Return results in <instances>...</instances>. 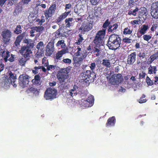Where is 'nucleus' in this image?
I'll list each match as a JSON object with an SVG mask.
<instances>
[{"label":"nucleus","instance_id":"f257e3e1","mask_svg":"<svg viewBox=\"0 0 158 158\" xmlns=\"http://www.w3.org/2000/svg\"><path fill=\"white\" fill-rule=\"evenodd\" d=\"M121 40L119 35L114 34L109 36L106 45L110 49L115 51L121 47Z\"/></svg>","mask_w":158,"mask_h":158},{"label":"nucleus","instance_id":"f03ea898","mask_svg":"<svg viewBox=\"0 0 158 158\" xmlns=\"http://www.w3.org/2000/svg\"><path fill=\"white\" fill-rule=\"evenodd\" d=\"M8 73V76L6 77H3L1 83L5 88H8L10 85H12L13 87H16L17 84L15 83L17 78L16 75L12 73L11 71H9Z\"/></svg>","mask_w":158,"mask_h":158},{"label":"nucleus","instance_id":"7ed1b4c3","mask_svg":"<svg viewBox=\"0 0 158 158\" xmlns=\"http://www.w3.org/2000/svg\"><path fill=\"white\" fill-rule=\"evenodd\" d=\"M106 29H102V30L98 31L96 34L93 41V43L95 44L96 47L98 48L102 46L103 39L106 35Z\"/></svg>","mask_w":158,"mask_h":158},{"label":"nucleus","instance_id":"20e7f679","mask_svg":"<svg viewBox=\"0 0 158 158\" xmlns=\"http://www.w3.org/2000/svg\"><path fill=\"white\" fill-rule=\"evenodd\" d=\"M77 52L75 53V56L73 57V60L75 62L79 63L85 59L87 56V52L79 46L77 47Z\"/></svg>","mask_w":158,"mask_h":158},{"label":"nucleus","instance_id":"39448f33","mask_svg":"<svg viewBox=\"0 0 158 158\" xmlns=\"http://www.w3.org/2000/svg\"><path fill=\"white\" fill-rule=\"evenodd\" d=\"M81 76L83 82L88 83L89 84L94 81L96 77L95 73L90 70H85L81 73Z\"/></svg>","mask_w":158,"mask_h":158},{"label":"nucleus","instance_id":"423d86ee","mask_svg":"<svg viewBox=\"0 0 158 158\" xmlns=\"http://www.w3.org/2000/svg\"><path fill=\"white\" fill-rule=\"evenodd\" d=\"M34 46V43H31L27 46H22L19 52L24 57L29 59L32 53L31 49L33 48Z\"/></svg>","mask_w":158,"mask_h":158},{"label":"nucleus","instance_id":"0eeeda50","mask_svg":"<svg viewBox=\"0 0 158 158\" xmlns=\"http://www.w3.org/2000/svg\"><path fill=\"white\" fill-rule=\"evenodd\" d=\"M69 70L67 69H62L58 71L56 77L60 83L65 82L69 78Z\"/></svg>","mask_w":158,"mask_h":158},{"label":"nucleus","instance_id":"6e6552de","mask_svg":"<svg viewBox=\"0 0 158 158\" xmlns=\"http://www.w3.org/2000/svg\"><path fill=\"white\" fill-rule=\"evenodd\" d=\"M57 91L56 89L51 87L48 88L45 90L44 95L46 100H51L56 98Z\"/></svg>","mask_w":158,"mask_h":158},{"label":"nucleus","instance_id":"1a4fd4ad","mask_svg":"<svg viewBox=\"0 0 158 158\" xmlns=\"http://www.w3.org/2000/svg\"><path fill=\"white\" fill-rule=\"evenodd\" d=\"M3 59L4 61L6 62L8 61L12 62L15 61V55L10 54V52L6 50L2 49L0 52V55Z\"/></svg>","mask_w":158,"mask_h":158},{"label":"nucleus","instance_id":"9d476101","mask_svg":"<svg viewBox=\"0 0 158 158\" xmlns=\"http://www.w3.org/2000/svg\"><path fill=\"white\" fill-rule=\"evenodd\" d=\"M2 42L6 44L10 43L12 36V32L10 30L5 29L1 33Z\"/></svg>","mask_w":158,"mask_h":158},{"label":"nucleus","instance_id":"9b49d317","mask_svg":"<svg viewBox=\"0 0 158 158\" xmlns=\"http://www.w3.org/2000/svg\"><path fill=\"white\" fill-rule=\"evenodd\" d=\"M29 76L27 75L22 74L19 77V84L20 86L24 88L27 86L29 82Z\"/></svg>","mask_w":158,"mask_h":158},{"label":"nucleus","instance_id":"f8f14e48","mask_svg":"<svg viewBox=\"0 0 158 158\" xmlns=\"http://www.w3.org/2000/svg\"><path fill=\"white\" fill-rule=\"evenodd\" d=\"M55 39L52 38L48 43L46 47L45 55L47 56H50L54 51V44Z\"/></svg>","mask_w":158,"mask_h":158},{"label":"nucleus","instance_id":"ddd939ff","mask_svg":"<svg viewBox=\"0 0 158 158\" xmlns=\"http://www.w3.org/2000/svg\"><path fill=\"white\" fill-rule=\"evenodd\" d=\"M110 80L112 84L118 85L122 82L123 77L120 73L115 74L112 75Z\"/></svg>","mask_w":158,"mask_h":158},{"label":"nucleus","instance_id":"4468645a","mask_svg":"<svg viewBox=\"0 0 158 158\" xmlns=\"http://www.w3.org/2000/svg\"><path fill=\"white\" fill-rule=\"evenodd\" d=\"M81 105L84 107H88L92 106L94 103V96L90 95L89 96L86 100L82 99Z\"/></svg>","mask_w":158,"mask_h":158},{"label":"nucleus","instance_id":"2eb2a0df","mask_svg":"<svg viewBox=\"0 0 158 158\" xmlns=\"http://www.w3.org/2000/svg\"><path fill=\"white\" fill-rule=\"evenodd\" d=\"M36 48L38 49L35 55L36 56H41L44 55V44L43 41H40L38 43L36 47Z\"/></svg>","mask_w":158,"mask_h":158},{"label":"nucleus","instance_id":"dca6fc26","mask_svg":"<svg viewBox=\"0 0 158 158\" xmlns=\"http://www.w3.org/2000/svg\"><path fill=\"white\" fill-rule=\"evenodd\" d=\"M151 14L154 19H158V2L153 3L151 7Z\"/></svg>","mask_w":158,"mask_h":158},{"label":"nucleus","instance_id":"f3484780","mask_svg":"<svg viewBox=\"0 0 158 158\" xmlns=\"http://www.w3.org/2000/svg\"><path fill=\"white\" fill-rule=\"evenodd\" d=\"M64 24H62L61 25H60L59 29L55 31L54 34V39H57L60 38L61 37H64L66 36L64 33H65V31L63 32Z\"/></svg>","mask_w":158,"mask_h":158},{"label":"nucleus","instance_id":"a211bd4d","mask_svg":"<svg viewBox=\"0 0 158 158\" xmlns=\"http://www.w3.org/2000/svg\"><path fill=\"white\" fill-rule=\"evenodd\" d=\"M93 26V23L88 22L86 23H83L79 28V30L85 32H88L92 29Z\"/></svg>","mask_w":158,"mask_h":158},{"label":"nucleus","instance_id":"6ab92c4d","mask_svg":"<svg viewBox=\"0 0 158 158\" xmlns=\"http://www.w3.org/2000/svg\"><path fill=\"white\" fill-rule=\"evenodd\" d=\"M68 52V49L67 48L62 49L61 50L58 51L56 54L55 56L54 57V59L56 60L55 61L57 62L61 60V58L63 55Z\"/></svg>","mask_w":158,"mask_h":158},{"label":"nucleus","instance_id":"aec40b11","mask_svg":"<svg viewBox=\"0 0 158 158\" xmlns=\"http://www.w3.org/2000/svg\"><path fill=\"white\" fill-rule=\"evenodd\" d=\"M136 54L135 52L131 53L127 57V63L129 65H132L136 60Z\"/></svg>","mask_w":158,"mask_h":158},{"label":"nucleus","instance_id":"412c9836","mask_svg":"<svg viewBox=\"0 0 158 158\" xmlns=\"http://www.w3.org/2000/svg\"><path fill=\"white\" fill-rule=\"evenodd\" d=\"M69 12H65L60 15L56 20V23L59 25H61V22L69 14Z\"/></svg>","mask_w":158,"mask_h":158},{"label":"nucleus","instance_id":"4be33fe9","mask_svg":"<svg viewBox=\"0 0 158 158\" xmlns=\"http://www.w3.org/2000/svg\"><path fill=\"white\" fill-rule=\"evenodd\" d=\"M115 123V117L112 116L108 119L106 125L107 127L114 126Z\"/></svg>","mask_w":158,"mask_h":158},{"label":"nucleus","instance_id":"5701e85b","mask_svg":"<svg viewBox=\"0 0 158 158\" xmlns=\"http://www.w3.org/2000/svg\"><path fill=\"white\" fill-rule=\"evenodd\" d=\"M66 28H69L73 25V23L74 22L73 18H69L66 19L64 21Z\"/></svg>","mask_w":158,"mask_h":158},{"label":"nucleus","instance_id":"b1692460","mask_svg":"<svg viewBox=\"0 0 158 158\" xmlns=\"http://www.w3.org/2000/svg\"><path fill=\"white\" fill-rule=\"evenodd\" d=\"M24 35L25 34L23 33L17 36L14 42L15 45L16 46L18 47L20 45V43L24 36Z\"/></svg>","mask_w":158,"mask_h":158},{"label":"nucleus","instance_id":"393cba45","mask_svg":"<svg viewBox=\"0 0 158 158\" xmlns=\"http://www.w3.org/2000/svg\"><path fill=\"white\" fill-rule=\"evenodd\" d=\"M78 89V87L76 85H74L73 88L70 90L69 93V95L73 97L76 96L77 94V90Z\"/></svg>","mask_w":158,"mask_h":158},{"label":"nucleus","instance_id":"a878e982","mask_svg":"<svg viewBox=\"0 0 158 158\" xmlns=\"http://www.w3.org/2000/svg\"><path fill=\"white\" fill-rule=\"evenodd\" d=\"M118 25L117 23L114 24L112 25H110L108 29L109 33L114 32L116 31V29L118 27Z\"/></svg>","mask_w":158,"mask_h":158},{"label":"nucleus","instance_id":"bb28decb","mask_svg":"<svg viewBox=\"0 0 158 158\" xmlns=\"http://www.w3.org/2000/svg\"><path fill=\"white\" fill-rule=\"evenodd\" d=\"M149 27L148 25L144 24L141 27L139 30V32L142 35H144L146 33L147 31L149 29Z\"/></svg>","mask_w":158,"mask_h":158},{"label":"nucleus","instance_id":"cd10ccee","mask_svg":"<svg viewBox=\"0 0 158 158\" xmlns=\"http://www.w3.org/2000/svg\"><path fill=\"white\" fill-rule=\"evenodd\" d=\"M29 91L35 94V95H38L39 94V91L40 90V88H37L35 87V86H33L29 89Z\"/></svg>","mask_w":158,"mask_h":158},{"label":"nucleus","instance_id":"c85d7f7f","mask_svg":"<svg viewBox=\"0 0 158 158\" xmlns=\"http://www.w3.org/2000/svg\"><path fill=\"white\" fill-rule=\"evenodd\" d=\"M133 29H131L130 26H128L124 29L123 33L124 35H131V34Z\"/></svg>","mask_w":158,"mask_h":158},{"label":"nucleus","instance_id":"c756f323","mask_svg":"<svg viewBox=\"0 0 158 158\" xmlns=\"http://www.w3.org/2000/svg\"><path fill=\"white\" fill-rule=\"evenodd\" d=\"M29 60L28 59V58H25L21 57L19 60V64L22 66H24L27 61Z\"/></svg>","mask_w":158,"mask_h":158},{"label":"nucleus","instance_id":"7c9ffc66","mask_svg":"<svg viewBox=\"0 0 158 158\" xmlns=\"http://www.w3.org/2000/svg\"><path fill=\"white\" fill-rule=\"evenodd\" d=\"M157 71L156 67L155 66H152L151 65H150L148 68V73L150 74H152L153 73L155 74Z\"/></svg>","mask_w":158,"mask_h":158},{"label":"nucleus","instance_id":"2f4dec72","mask_svg":"<svg viewBox=\"0 0 158 158\" xmlns=\"http://www.w3.org/2000/svg\"><path fill=\"white\" fill-rule=\"evenodd\" d=\"M54 13L51 10H50L49 9L48 10H46L44 12L46 19H48L49 18L51 17Z\"/></svg>","mask_w":158,"mask_h":158},{"label":"nucleus","instance_id":"473e14b6","mask_svg":"<svg viewBox=\"0 0 158 158\" xmlns=\"http://www.w3.org/2000/svg\"><path fill=\"white\" fill-rule=\"evenodd\" d=\"M146 53L144 51H141L137 55V56L140 60L144 59L146 56Z\"/></svg>","mask_w":158,"mask_h":158},{"label":"nucleus","instance_id":"72a5a7b5","mask_svg":"<svg viewBox=\"0 0 158 158\" xmlns=\"http://www.w3.org/2000/svg\"><path fill=\"white\" fill-rule=\"evenodd\" d=\"M139 15H140L142 16L143 15H146L147 14V11L146 8L144 7H141L139 9Z\"/></svg>","mask_w":158,"mask_h":158},{"label":"nucleus","instance_id":"f704fd0d","mask_svg":"<svg viewBox=\"0 0 158 158\" xmlns=\"http://www.w3.org/2000/svg\"><path fill=\"white\" fill-rule=\"evenodd\" d=\"M102 64L107 68H110L111 66L110 61L108 59L103 60Z\"/></svg>","mask_w":158,"mask_h":158},{"label":"nucleus","instance_id":"c9c22d12","mask_svg":"<svg viewBox=\"0 0 158 158\" xmlns=\"http://www.w3.org/2000/svg\"><path fill=\"white\" fill-rule=\"evenodd\" d=\"M14 32V33L17 35L21 33L22 30L21 26L20 25H17Z\"/></svg>","mask_w":158,"mask_h":158},{"label":"nucleus","instance_id":"e433bc0d","mask_svg":"<svg viewBox=\"0 0 158 158\" xmlns=\"http://www.w3.org/2000/svg\"><path fill=\"white\" fill-rule=\"evenodd\" d=\"M138 8L136 6L135 8L133 10H129L128 12V14L129 15H132L133 16H135L136 15V12H138Z\"/></svg>","mask_w":158,"mask_h":158},{"label":"nucleus","instance_id":"4c0bfd02","mask_svg":"<svg viewBox=\"0 0 158 158\" xmlns=\"http://www.w3.org/2000/svg\"><path fill=\"white\" fill-rule=\"evenodd\" d=\"M64 40H59L56 44V46L58 47L60 45L61 46V48H64L66 47V45L64 43Z\"/></svg>","mask_w":158,"mask_h":158},{"label":"nucleus","instance_id":"58836bf2","mask_svg":"<svg viewBox=\"0 0 158 158\" xmlns=\"http://www.w3.org/2000/svg\"><path fill=\"white\" fill-rule=\"evenodd\" d=\"M158 57V52H156L154 54L151 55L149 58L150 60L149 61L150 64L152 63V62L156 59Z\"/></svg>","mask_w":158,"mask_h":158},{"label":"nucleus","instance_id":"ea45409f","mask_svg":"<svg viewBox=\"0 0 158 158\" xmlns=\"http://www.w3.org/2000/svg\"><path fill=\"white\" fill-rule=\"evenodd\" d=\"M79 38L77 41L75 43V44L77 45H80L82 42L83 40H84L83 38L82 37V35L79 34L78 35Z\"/></svg>","mask_w":158,"mask_h":158},{"label":"nucleus","instance_id":"a19ab883","mask_svg":"<svg viewBox=\"0 0 158 158\" xmlns=\"http://www.w3.org/2000/svg\"><path fill=\"white\" fill-rule=\"evenodd\" d=\"M146 96L144 94H143L142 96L140 98V99L138 100V102L140 103H145L147 101V99H143Z\"/></svg>","mask_w":158,"mask_h":158},{"label":"nucleus","instance_id":"79ce46f5","mask_svg":"<svg viewBox=\"0 0 158 158\" xmlns=\"http://www.w3.org/2000/svg\"><path fill=\"white\" fill-rule=\"evenodd\" d=\"M110 23L109 21V19H107L103 24L102 27L104 28H107V27H109V26L110 25Z\"/></svg>","mask_w":158,"mask_h":158},{"label":"nucleus","instance_id":"37998d69","mask_svg":"<svg viewBox=\"0 0 158 158\" xmlns=\"http://www.w3.org/2000/svg\"><path fill=\"white\" fill-rule=\"evenodd\" d=\"M47 69L48 71H52L54 70L56 68V66L53 65H49L48 64L47 66Z\"/></svg>","mask_w":158,"mask_h":158},{"label":"nucleus","instance_id":"c03bdc74","mask_svg":"<svg viewBox=\"0 0 158 158\" xmlns=\"http://www.w3.org/2000/svg\"><path fill=\"white\" fill-rule=\"evenodd\" d=\"M146 82L148 85L149 86H151L153 85L154 84L153 81L151 80L148 76H147L146 77Z\"/></svg>","mask_w":158,"mask_h":158},{"label":"nucleus","instance_id":"a18cd8bd","mask_svg":"<svg viewBox=\"0 0 158 158\" xmlns=\"http://www.w3.org/2000/svg\"><path fill=\"white\" fill-rule=\"evenodd\" d=\"M96 46L94 48V53H95V55L96 56H98L100 55V49L98 48Z\"/></svg>","mask_w":158,"mask_h":158},{"label":"nucleus","instance_id":"49530a36","mask_svg":"<svg viewBox=\"0 0 158 158\" xmlns=\"http://www.w3.org/2000/svg\"><path fill=\"white\" fill-rule=\"evenodd\" d=\"M152 38L150 35H143V38L144 40L148 41Z\"/></svg>","mask_w":158,"mask_h":158},{"label":"nucleus","instance_id":"de8ad7c7","mask_svg":"<svg viewBox=\"0 0 158 158\" xmlns=\"http://www.w3.org/2000/svg\"><path fill=\"white\" fill-rule=\"evenodd\" d=\"M136 2L135 0H129L128 2V6L130 8H132L135 5V2Z\"/></svg>","mask_w":158,"mask_h":158},{"label":"nucleus","instance_id":"09e8293b","mask_svg":"<svg viewBox=\"0 0 158 158\" xmlns=\"http://www.w3.org/2000/svg\"><path fill=\"white\" fill-rule=\"evenodd\" d=\"M42 63L44 64V66L45 67L47 66L48 64V60H47V58L45 57H44L42 59Z\"/></svg>","mask_w":158,"mask_h":158},{"label":"nucleus","instance_id":"8fccbe9b","mask_svg":"<svg viewBox=\"0 0 158 158\" xmlns=\"http://www.w3.org/2000/svg\"><path fill=\"white\" fill-rule=\"evenodd\" d=\"M56 9V4H52L49 7L48 9H49L50 10H51L54 13Z\"/></svg>","mask_w":158,"mask_h":158},{"label":"nucleus","instance_id":"3c124183","mask_svg":"<svg viewBox=\"0 0 158 158\" xmlns=\"http://www.w3.org/2000/svg\"><path fill=\"white\" fill-rule=\"evenodd\" d=\"M35 28L36 29L37 32H42L44 29V28L43 26L36 27Z\"/></svg>","mask_w":158,"mask_h":158},{"label":"nucleus","instance_id":"603ef678","mask_svg":"<svg viewBox=\"0 0 158 158\" xmlns=\"http://www.w3.org/2000/svg\"><path fill=\"white\" fill-rule=\"evenodd\" d=\"M32 82H33L34 85L36 86V85H39V88L41 87V82L40 81H35L34 80H32Z\"/></svg>","mask_w":158,"mask_h":158},{"label":"nucleus","instance_id":"864d4df0","mask_svg":"<svg viewBox=\"0 0 158 158\" xmlns=\"http://www.w3.org/2000/svg\"><path fill=\"white\" fill-rule=\"evenodd\" d=\"M91 70H92V72H94L93 70L95 69L96 67V64L95 62L92 63L89 66Z\"/></svg>","mask_w":158,"mask_h":158},{"label":"nucleus","instance_id":"5fc2aeb1","mask_svg":"<svg viewBox=\"0 0 158 158\" xmlns=\"http://www.w3.org/2000/svg\"><path fill=\"white\" fill-rule=\"evenodd\" d=\"M41 66H39L38 67H35L34 68L35 70H32V72L33 73L35 74H36L38 73L37 70L41 69Z\"/></svg>","mask_w":158,"mask_h":158},{"label":"nucleus","instance_id":"6e6d98bb","mask_svg":"<svg viewBox=\"0 0 158 158\" xmlns=\"http://www.w3.org/2000/svg\"><path fill=\"white\" fill-rule=\"evenodd\" d=\"M100 0H90V2L91 4L93 5H96L98 4Z\"/></svg>","mask_w":158,"mask_h":158},{"label":"nucleus","instance_id":"4d7b16f0","mask_svg":"<svg viewBox=\"0 0 158 158\" xmlns=\"http://www.w3.org/2000/svg\"><path fill=\"white\" fill-rule=\"evenodd\" d=\"M62 61L64 63L70 64L71 62V60L69 59L66 58L63 59L62 60Z\"/></svg>","mask_w":158,"mask_h":158},{"label":"nucleus","instance_id":"13d9d810","mask_svg":"<svg viewBox=\"0 0 158 158\" xmlns=\"http://www.w3.org/2000/svg\"><path fill=\"white\" fill-rule=\"evenodd\" d=\"M123 41L125 43L130 44L131 43V40L128 38H123Z\"/></svg>","mask_w":158,"mask_h":158},{"label":"nucleus","instance_id":"bf43d9fd","mask_svg":"<svg viewBox=\"0 0 158 158\" xmlns=\"http://www.w3.org/2000/svg\"><path fill=\"white\" fill-rule=\"evenodd\" d=\"M45 17L43 15H42L41 17V19L40 21V23H38V24L40 25V26H41L42 24L43 23H44L45 22Z\"/></svg>","mask_w":158,"mask_h":158},{"label":"nucleus","instance_id":"052dcab7","mask_svg":"<svg viewBox=\"0 0 158 158\" xmlns=\"http://www.w3.org/2000/svg\"><path fill=\"white\" fill-rule=\"evenodd\" d=\"M22 10V8L21 6H17L15 9V12L19 13L21 12Z\"/></svg>","mask_w":158,"mask_h":158},{"label":"nucleus","instance_id":"680f3d73","mask_svg":"<svg viewBox=\"0 0 158 158\" xmlns=\"http://www.w3.org/2000/svg\"><path fill=\"white\" fill-rule=\"evenodd\" d=\"M139 21H140V20H139V21L134 20L133 21H131V23L132 25H134L135 24L138 25L139 24Z\"/></svg>","mask_w":158,"mask_h":158},{"label":"nucleus","instance_id":"e2e57ef3","mask_svg":"<svg viewBox=\"0 0 158 158\" xmlns=\"http://www.w3.org/2000/svg\"><path fill=\"white\" fill-rule=\"evenodd\" d=\"M146 75V73L143 71H142L141 73H140L139 74L140 78H144L145 77Z\"/></svg>","mask_w":158,"mask_h":158},{"label":"nucleus","instance_id":"0e129e2a","mask_svg":"<svg viewBox=\"0 0 158 158\" xmlns=\"http://www.w3.org/2000/svg\"><path fill=\"white\" fill-rule=\"evenodd\" d=\"M41 77L39 74H37L35 76L34 79H33L35 81H40Z\"/></svg>","mask_w":158,"mask_h":158},{"label":"nucleus","instance_id":"69168bd1","mask_svg":"<svg viewBox=\"0 0 158 158\" xmlns=\"http://www.w3.org/2000/svg\"><path fill=\"white\" fill-rule=\"evenodd\" d=\"M157 27L156 24H153L152 27L151 28V30L152 31H154L156 29Z\"/></svg>","mask_w":158,"mask_h":158},{"label":"nucleus","instance_id":"338daca9","mask_svg":"<svg viewBox=\"0 0 158 158\" xmlns=\"http://www.w3.org/2000/svg\"><path fill=\"white\" fill-rule=\"evenodd\" d=\"M18 0H10L9 3L11 5H13V4L16 3Z\"/></svg>","mask_w":158,"mask_h":158},{"label":"nucleus","instance_id":"774afa93","mask_svg":"<svg viewBox=\"0 0 158 158\" xmlns=\"http://www.w3.org/2000/svg\"><path fill=\"white\" fill-rule=\"evenodd\" d=\"M155 80H154V84L156 85L158 84V76H156L154 77Z\"/></svg>","mask_w":158,"mask_h":158}]
</instances>
